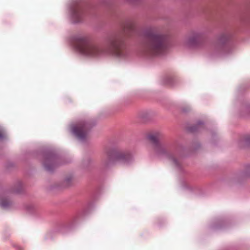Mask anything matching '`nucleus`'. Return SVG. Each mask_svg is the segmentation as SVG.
<instances>
[{
	"label": "nucleus",
	"instance_id": "obj_1",
	"mask_svg": "<svg viewBox=\"0 0 250 250\" xmlns=\"http://www.w3.org/2000/svg\"><path fill=\"white\" fill-rule=\"evenodd\" d=\"M134 30L132 23H126L120 31L114 33L108 38L105 48L91 43L87 37L82 35L74 37L73 46L80 54L88 58H98L110 54L117 58H123L126 54L123 47L124 38Z\"/></svg>",
	"mask_w": 250,
	"mask_h": 250
},
{
	"label": "nucleus",
	"instance_id": "obj_2",
	"mask_svg": "<svg viewBox=\"0 0 250 250\" xmlns=\"http://www.w3.org/2000/svg\"><path fill=\"white\" fill-rule=\"evenodd\" d=\"M167 47L166 37L155 33L148 34L146 39L143 54L146 57L158 56L164 54Z\"/></svg>",
	"mask_w": 250,
	"mask_h": 250
},
{
	"label": "nucleus",
	"instance_id": "obj_3",
	"mask_svg": "<svg viewBox=\"0 0 250 250\" xmlns=\"http://www.w3.org/2000/svg\"><path fill=\"white\" fill-rule=\"evenodd\" d=\"M107 164L127 165L133 160V156L129 152L112 150L107 154Z\"/></svg>",
	"mask_w": 250,
	"mask_h": 250
},
{
	"label": "nucleus",
	"instance_id": "obj_4",
	"mask_svg": "<svg viewBox=\"0 0 250 250\" xmlns=\"http://www.w3.org/2000/svg\"><path fill=\"white\" fill-rule=\"evenodd\" d=\"M159 134L157 133L150 134L148 136V139L153 143L156 153L159 156L166 155L171 161L175 167L179 168L180 163L179 161L167 153L166 146L159 143Z\"/></svg>",
	"mask_w": 250,
	"mask_h": 250
},
{
	"label": "nucleus",
	"instance_id": "obj_5",
	"mask_svg": "<svg viewBox=\"0 0 250 250\" xmlns=\"http://www.w3.org/2000/svg\"><path fill=\"white\" fill-rule=\"evenodd\" d=\"M91 126L89 122H80L72 125L71 132L80 141H85L87 137L88 130Z\"/></svg>",
	"mask_w": 250,
	"mask_h": 250
},
{
	"label": "nucleus",
	"instance_id": "obj_6",
	"mask_svg": "<svg viewBox=\"0 0 250 250\" xmlns=\"http://www.w3.org/2000/svg\"><path fill=\"white\" fill-rule=\"evenodd\" d=\"M69 13L72 21L78 23L82 21L84 13L78 1H74L70 7Z\"/></svg>",
	"mask_w": 250,
	"mask_h": 250
},
{
	"label": "nucleus",
	"instance_id": "obj_7",
	"mask_svg": "<svg viewBox=\"0 0 250 250\" xmlns=\"http://www.w3.org/2000/svg\"><path fill=\"white\" fill-rule=\"evenodd\" d=\"M58 157L54 154H48L45 159L44 166L45 169L49 171H52L53 168L59 164Z\"/></svg>",
	"mask_w": 250,
	"mask_h": 250
},
{
	"label": "nucleus",
	"instance_id": "obj_8",
	"mask_svg": "<svg viewBox=\"0 0 250 250\" xmlns=\"http://www.w3.org/2000/svg\"><path fill=\"white\" fill-rule=\"evenodd\" d=\"M10 204L9 199L6 194L0 195V207L3 208H7Z\"/></svg>",
	"mask_w": 250,
	"mask_h": 250
},
{
	"label": "nucleus",
	"instance_id": "obj_9",
	"mask_svg": "<svg viewBox=\"0 0 250 250\" xmlns=\"http://www.w3.org/2000/svg\"><path fill=\"white\" fill-rule=\"evenodd\" d=\"M199 39V36L196 35L193 37H190L188 39V44L193 45H194Z\"/></svg>",
	"mask_w": 250,
	"mask_h": 250
},
{
	"label": "nucleus",
	"instance_id": "obj_10",
	"mask_svg": "<svg viewBox=\"0 0 250 250\" xmlns=\"http://www.w3.org/2000/svg\"><path fill=\"white\" fill-rule=\"evenodd\" d=\"M5 136V133L2 130H0V139H3Z\"/></svg>",
	"mask_w": 250,
	"mask_h": 250
},
{
	"label": "nucleus",
	"instance_id": "obj_11",
	"mask_svg": "<svg viewBox=\"0 0 250 250\" xmlns=\"http://www.w3.org/2000/svg\"><path fill=\"white\" fill-rule=\"evenodd\" d=\"M196 130H197V128L196 127H190V130L191 131H195Z\"/></svg>",
	"mask_w": 250,
	"mask_h": 250
},
{
	"label": "nucleus",
	"instance_id": "obj_12",
	"mask_svg": "<svg viewBox=\"0 0 250 250\" xmlns=\"http://www.w3.org/2000/svg\"><path fill=\"white\" fill-rule=\"evenodd\" d=\"M203 123L202 122H201V121H199V122H198V124H197V125H203Z\"/></svg>",
	"mask_w": 250,
	"mask_h": 250
},
{
	"label": "nucleus",
	"instance_id": "obj_13",
	"mask_svg": "<svg viewBox=\"0 0 250 250\" xmlns=\"http://www.w3.org/2000/svg\"><path fill=\"white\" fill-rule=\"evenodd\" d=\"M70 180V179H66L65 181H66V182H68V181H69Z\"/></svg>",
	"mask_w": 250,
	"mask_h": 250
},
{
	"label": "nucleus",
	"instance_id": "obj_14",
	"mask_svg": "<svg viewBox=\"0 0 250 250\" xmlns=\"http://www.w3.org/2000/svg\"><path fill=\"white\" fill-rule=\"evenodd\" d=\"M16 192H20V191H19V190H17Z\"/></svg>",
	"mask_w": 250,
	"mask_h": 250
},
{
	"label": "nucleus",
	"instance_id": "obj_15",
	"mask_svg": "<svg viewBox=\"0 0 250 250\" xmlns=\"http://www.w3.org/2000/svg\"><path fill=\"white\" fill-rule=\"evenodd\" d=\"M19 186L21 187V184L20 183L19 184Z\"/></svg>",
	"mask_w": 250,
	"mask_h": 250
}]
</instances>
